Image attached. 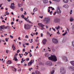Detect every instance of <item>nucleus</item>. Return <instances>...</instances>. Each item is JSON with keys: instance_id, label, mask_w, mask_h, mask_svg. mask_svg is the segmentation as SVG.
<instances>
[{"instance_id": "nucleus-24", "label": "nucleus", "mask_w": 74, "mask_h": 74, "mask_svg": "<svg viewBox=\"0 0 74 74\" xmlns=\"http://www.w3.org/2000/svg\"><path fill=\"white\" fill-rule=\"evenodd\" d=\"M45 56L46 57H48L49 56V54L48 53H46L45 54Z\"/></svg>"}, {"instance_id": "nucleus-10", "label": "nucleus", "mask_w": 74, "mask_h": 74, "mask_svg": "<svg viewBox=\"0 0 74 74\" xmlns=\"http://www.w3.org/2000/svg\"><path fill=\"white\" fill-rule=\"evenodd\" d=\"M62 59H63V60H66L67 62L68 61V60H67V58L65 56H63L62 57Z\"/></svg>"}, {"instance_id": "nucleus-60", "label": "nucleus", "mask_w": 74, "mask_h": 74, "mask_svg": "<svg viewBox=\"0 0 74 74\" xmlns=\"http://www.w3.org/2000/svg\"><path fill=\"white\" fill-rule=\"evenodd\" d=\"M2 22H3V23H5V21H4V20H3L2 21Z\"/></svg>"}, {"instance_id": "nucleus-22", "label": "nucleus", "mask_w": 74, "mask_h": 74, "mask_svg": "<svg viewBox=\"0 0 74 74\" xmlns=\"http://www.w3.org/2000/svg\"><path fill=\"white\" fill-rule=\"evenodd\" d=\"M37 11V8H34L33 10V12H34Z\"/></svg>"}, {"instance_id": "nucleus-57", "label": "nucleus", "mask_w": 74, "mask_h": 74, "mask_svg": "<svg viewBox=\"0 0 74 74\" xmlns=\"http://www.w3.org/2000/svg\"><path fill=\"white\" fill-rule=\"evenodd\" d=\"M44 27H42L41 28V30H44Z\"/></svg>"}, {"instance_id": "nucleus-31", "label": "nucleus", "mask_w": 74, "mask_h": 74, "mask_svg": "<svg viewBox=\"0 0 74 74\" xmlns=\"http://www.w3.org/2000/svg\"><path fill=\"white\" fill-rule=\"evenodd\" d=\"M55 72V71L54 70H53L52 72H51V74H53Z\"/></svg>"}, {"instance_id": "nucleus-3", "label": "nucleus", "mask_w": 74, "mask_h": 74, "mask_svg": "<svg viewBox=\"0 0 74 74\" xmlns=\"http://www.w3.org/2000/svg\"><path fill=\"white\" fill-rule=\"evenodd\" d=\"M54 22L55 23H59L60 22V19L58 18H55Z\"/></svg>"}, {"instance_id": "nucleus-8", "label": "nucleus", "mask_w": 74, "mask_h": 74, "mask_svg": "<svg viewBox=\"0 0 74 74\" xmlns=\"http://www.w3.org/2000/svg\"><path fill=\"white\" fill-rule=\"evenodd\" d=\"M47 42V40L45 39H44L42 41V42L44 45L46 44Z\"/></svg>"}, {"instance_id": "nucleus-32", "label": "nucleus", "mask_w": 74, "mask_h": 74, "mask_svg": "<svg viewBox=\"0 0 74 74\" xmlns=\"http://www.w3.org/2000/svg\"><path fill=\"white\" fill-rule=\"evenodd\" d=\"M30 62L32 64L34 62V60H32L30 61Z\"/></svg>"}, {"instance_id": "nucleus-39", "label": "nucleus", "mask_w": 74, "mask_h": 74, "mask_svg": "<svg viewBox=\"0 0 74 74\" xmlns=\"http://www.w3.org/2000/svg\"><path fill=\"white\" fill-rule=\"evenodd\" d=\"M25 37L26 38H29V37H28V36L27 35H26Z\"/></svg>"}, {"instance_id": "nucleus-61", "label": "nucleus", "mask_w": 74, "mask_h": 74, "mask_svg": "<svg viewBox=\"0 0 74 74\" xmlns=\"http://www.w3.org/2000/svg\"><path fill=\"white\" fill-rule=\"evenodd\" d=\"M66 34L65 33H64V34H62V36H65Z\"/></svg>"}, {"instance_id": "nucleus-4", "label": "nucleus", "mask_w": 74, "mask_h": 74, "mask_svg": "<svg viewBox=\"0 0 74 74\" xmlns=\"http://www.w3.org/2000/svg\"><path fill=\"white\" fill-rule=\"evenodd\" d=\"M60 73L61 74H64L65 73V69L63 68H61L60 69Z\"/></svg>"}, {"instance_id": "nucleus-46", "label": "nucleus", "mask_w": 74, "mask_h": 74, "mask_svg": "<svg viewBox=\"0 0 74 74\" xmlns=\"http://www.w3.org/2000/svg\"><path fill=\"white\" fill-rule=\"evenodd\" d=\"M31 42H30V43H32V42H33V39H31Z\"/></svg>"}, {"instance_id": "nucleus-42", "label": "nucleus", "mask_w": 74, "mask_h": 74, "mask_svg": "<svg viewBox=\"0 0 74 74\" xmlns=\"http://www.w3.org/2000/svg\"><path fill=\"white\" fill-rule=\"evenodd\" d=\"M19 52H20V50H18L17 51V53H19Z\"/></svg>"}, {"instance_id": "nucleus-28", "label": "nucleus", "mask_w": 74, "mask_h": 74, "mask_svg": "<svg viewBox=\"0 0 74 74\" xmlns=\"http://www.w3.org/2000/svg\"><path fill=\"white\" fill-rule=\"evenodd\" d=\"M5 28V29H8L9 28V27L8 26L4 27V28Z\"/></svg>"}, {"instance_id": "nucleus-7", "label": "nucleus", "mask_w": 74, "mask_h": 74, "mask_svg": "<svg viewBox=\"0 0 74 74\" xmlns=\"http://www.w3.org/2000/svg\"><path fill=\"white\" fill-rule=\"evenodd\" d=\"M69 69L70 70H71V71H74V67L73 66H71L70 67H69Z\"/></svg>"}, {"instance_id": "nucleus-20", "label": "nucleus", "mask_w": 74, "mask_h": 74, "mask_svg": "<svg viewBox=\"0 0 74 74\" xmlns=\"http://www.w3.org/2000/svg\"><path fill=\"white\" fill-rule=\"evenodd\" d=\"M63 1L65 3H67L69 2V0H63Z\"/></svg>"}, {"instance_id": "nucleus-23", "label": "nucleus", "mask_w": 74, "mask_h": 74, "mask_svg": "<svg viewBox=\"0 0 74 74\" xmlns=\"http://www.w3.org/2000/svg\"><path fill=\"white\" fill-rule=\"evenodd\" d=\"M14 60L15 61H18V59L16 58V56H15L14 58Z\"/></svg>"}, {"instance_id": "nucleus-25", "label": "nucleus", "mask_w": 74, "mask_h": 74, "mask_svg": "<svg viewBox=\"0 0 74 74\" xmlns=\"http://www.w3.org/2000/svg\"><path fill=\"white\" fill-rule=\"evenodd\" d=\"M21 17L23 18V19H25L26 18L25 17V16L23 15H22L21 16Z\"/></svg>"}, {"instance_id": "nucleus-1", "label": "nucleus", "mask_w": 74, "mask_h": 74, "mask_svg": "<svg viewBox=\"0 0 74 74\" xmlns=\"http://www.w3.org/2000/svg\"><path fill=\"white\" fill-rule=\"evenodd\" d=\"M48 59L50 60L53 62H56L57 61V58L55 55H51L50 57L48 58Z\"/></svg>"}, {"instance_id": "nucleus-21", "label": "nucleus", "mask_w": 74, "mask_h": 74, "mask_svg": "<svg viewBox=\"0 0 74 74\" xmlns=\"http://www.w3.org/2000/svg\"><path fill=\"white\" fill-rule=\"evenodd\" d=\"M25 21H26V22H29L30 23H32V22H31L30 21H29V20H27V19H26V18H25Z\"/></svg>"}, {"instance_id": "nucleus-56", "label": "nucleus", "mask_w": 74, "mask_h": 74, "mask_svg": "<svg viewBox=\"0 0 74 74\" xmlns=\"http://www.w3.org/2000/svg\"><path fill=\"white\" fill-rule=\"evenodd\" d=\"M52 7H49V9H50V8H51V9L52 8Z\"/></svg>"}, {"instance_id": "nucleus-27", "label": "nucleus", "mask_w": 74, "mask_h": 74, "mask_svg": "<svg viewBox=\"0 0 74 74\" xmlns=\"http://www.w3.org/2000/svg\"><path fill=\"white\" fill-rule=\"evenodd\" d=\"M53 1H54L57 2H59L60 1V0H53Z\"/></svg>"}, {"instance_id": "nucleus-35", "label": "nucleus", "mask_w": 74, "mask_h": 74, "mask_svg": "<svg viewBox=\"0 0 74 74\" xmlns=\"http://www.w3.org/2000/svg\"><path fill=\"white\" fill-rule=\"evenodd\" d=\"M39 64H42V65H44V63H42V62H39Z\"/></svg>"}, {"instance_id": "nucleus-41", "label": "nucleus", "mask_w": 74, "mask_h": 74, "mask_svg": "<svg viewBox=\"0 0 74 74\" xmlns=\"http://www.w3.org/2000/svg\"><path fill=\"white\" fill-rule=\"evenodd\" d=\"M72 10H71V12H70V14L71 15V14H72Z\"/></svg>"}, {"instance_id": "nucleus-11", "label": "nucleus", "mask_w": 74, "mask_h": 74, "mask_svg": "<svg viewBox=\"0 0 74 74\" xmlns=\"http://www.w3.org/2000/svg\"><path fill=\"white\" fill-rule=\"evenodd\" d=\"M57 13V14H58L60 15L61 13H62V11L60 10V9H59L58 10Z\"/></svg>"}, {"instance_id": "nucleus-54", "label": "nucleus", "mask_w": 74, "mask_h": 74, "mask_svg": "<svg viewBox=\"0 0 74 74\" xmlns=\"http://www.w3.org/2000/svg\"><path fill=\"white\" fill-rule=\"evenodd\" d=\"M11 25H14V22H12L11 23Z\"/></svg>"}, {"instance_id": "nucleus-49", "label": "nucleus", "mask_w": 74, "mask_h": 74, "mask_svg": "<svg viewBox=\"0 0 74 74\" xmlns=\"http://www.w3.org/2000/svg\"><path fill=\"white\" fill-rule=\"evenodd\" d=\"M18 39V40H21V38L20 37H19Z\"/></svg>"}, {"instance_id": "nucleus-38", "label": "nucleus", "mask_w": 74, "mask_h": 74, "mask_svg": "<svg viewBox=\"0 0 74 74\" xmlns=\"http://www.w3.org/2000/svg\"><path fill=\"white\" fill-rule=\"evenodd\" d=\"M53 12H52V11H51L50 12V15H52L51 14H53Z\"/></svg>"}, {"instance_id": "nucleus-48", "label": "nucleus", "mask_w": 74, "mask_h": 74, "mask_svg": "<svg viewBox=\"0 0 74 74\" xmlns=\"http://www.w3.org/2000/svg\"><path fill=\"white\" fill-rule=\"evenodd\" d=\"M57 33L58 34H60V33L59 32V31L58 30V32H57Z\"/></svg>"}, {"instance_id": "nucleus-47", "label": "nucleus", "mask_w": 74, "mask_h": 74, "mask_svg": "<svg viewBox=\"0 0 74 74\" xmlns=\"http://www.w3.org/2000/svg\"><path fill=\"white\" fill-rule=\"evenodd\" d=\"M39 18H40L41 19H42L43 18V16H42L41 17V16H39Z\"/></svg>"}, {"instance_id": "nucleus-40", "label": "nucleus", "mask_w": 74, "mask_h": 74, "mask_svg": "<svg viewBox=\"0 0 74 74\" xmlns=\"http://www.w3.org/2000/svg\"><path fill=\"white\" fill-rule=\"evenodd\" d=\"M72 44L73 46V47H74V41L72 42Z\"/></svg>"}, {"instance_id": "nucleus-14", "label": "nucleus", "mask_w": 74, "mask_h": 74, "mask_svg": "<svg viewBox=\"0 0 74 74\" xmlns=\"http://www.w3.org/2000/svg\"><path fill=\"white\" fill-rule=\"evenodd\" d=\"M47 64L49 66H51L52 64V62H47Z\"/></svg>"}, {"instance_id": "nucleus-17", "label": "nucleus", "mask_w": 74, "mask_h": 74, "mask_svg": "<svg viewBox=\"0 0 74 74\" xmlns=\"http://www.w3.org/2000/svg\"><path fill=\"white\" fill-rule=\"evenodd\" d=\"M7 63L8 64H11V63H12V61L10 60H8L7 62Z\"/></svg>"}, {"instance_id": "nucleus-26", "label": "nucleus", "mask_w": 74, "mask_h": 74, "mask_svg": "<svg viewBox=\"0 0 74 74\" xmlns=\"http://www.w3.org/2000/svg\"><path fill=\"white\" fill-rule=\"evenodd\" d=\"M70 22H72L73 21V18L72 17H71L70 18Z\"/></svg>"}, {"instance_id": "nucleus-33", "label": "nucleus", "mask_w": 74, "mask_h": 74, "mask_svg": "<svg viewBox=\"0 0 74 74\" xmlns=\"http://www.w3.org/2000/svg\"><path fill=\"white\" fill-rule=\"evenodd\" d=\"M26 61H29V58H26Z\"/></svg>"}, {"instance_id": "nucleus-55", "label": "nucleus", "mask_w": 74, "mask_h": 74, "mask_svg": "<svg viewBox=\"0 0 74 74\" xmlns=\"http://www.w3.org/2000/svg\"><path fill=\"white\" fill-rule=\"evenodd\" d=\"M9 52V51H8V50H7L6 51V53H8Z\"/></svg>"}, {"instance_id": "nucleus-43", "label": "nucleus", "mask_w": 74, "mask_h": 74, "mask_svg": "<svg viewBox=\"0 0 74 74\" xmlns=\"http://www.w3.org/2000/svg\"><path fill=\"white\" fill-rule=\"evenodd\" d=\"M29 55H30V57H32V55L31 53H30L29 54Z\"/></svg>"}, {"instance_id": "nucleus-44", "label": "nucleus", "mask_w": 74, "mask_h": 74, "mask_svg": "<svg viewBox=\"0 0 74 74\" xmlns=\"http://www.w3.org/2000/svg\"><path fill=\"white\" fill-rule=\"evenodd\" d=\"M23 46L24 48H25V47H26V46H25V44H23Z\"/></svg>"}, {"instance_id": "nucleus-59", "label": "nucleus", "mask_w": 74, "mask_h": 74, "mask_svg": "<svg viewBox=\"0 0 74 74\" xmlns=\"http://www.w3.org/2000/svg\"><path fill=\"white\" fill-rule=\"evenodd\" d=\"M23 52H25V49H23Z\"/></svg>"}, {"instance_id": "nucleus-29", "label": "nucleus", "mask_w": 74, "mask_h": 74, "mask_svg": "<svg viewBox=\"0 0 74 74\" xmlns=\"http://www.w3.org/2000/svg\"><path fill=\"white\" fill-rule=\"evenodd\" d=\"M18 5L19 7H21L22 6V5L20 4L19 3Z\"/></svg>"}, {"instance_id": "nucleus-36", "label": "nucleus", "mask_w": 74, "mask_h": 74, "mask_svg": "<svg viewBox=\"0 0 74 74\" xmlns=\"http://www.w3.org/2000/svg\"><path fill=\"white\" fill-rule=\"evenodd\" d=\"M31 70H33V68H29V70L30 71H31Z\"/></svg>"}, {"instance_id": "nucleus-15", "label": "nucleus", "mask_w": 74, "mask_h": 74, "mask_svg": "<svg viewBox=\"0 0 74 74\" xmlns=\"http://www.w3.org/2000/svg\"><path fill=\"white\" fill-rule=\"evenodd\" d=\"M15 6H13V5H11V6H10V8H12V9H15Z\"/></svg>"}, {"instance_id": "nucleus-6", "label": "nucleus", "mask_w": 74, "mask_h": 74, "mask_svg": "<svg viewBox=\"0 0 74 74\" xmlns=\"http://www.w3.org/2000/svg\"><path fill=\"white\" fill-rule=\"evenodd\" d=\"M54 44H57L58 43V40L55 38H53L52 40Z\"/></svg>"}, {"instance_id": "nucleus-62", "label": "nucleus", "mask_w": 74, "mask_h": 74, "mask_svg": "<svg viewBox=\"0 0 74 74\" xmlns=\"http://www.w3.org/2000/svg\"><path fill=\"white\" fill-rule=\"evenodd\" d=\"M35 41H36V42H38V40L37 39H36L35 40Z\"/></svg>"}, {"instance_id": "nucleus-19", "label": "nucleus", "mask_w": 74, "mask_h": 74, "mask_svg": "<svg viewBox=\"0 0 74 74\" xmlns=\"http://www.w3.org/2000/svg\"><path fill=\"white\" fill-rule=\"evenodd\" d=\"M70 63H71V64L73 66H74V61H71Z\"/></svg>"}, {"instance_id": "nucleus-5", "label": "nucleus", "mask_w": 74, "mask_h": 74, "mask_svg": "<svg viewBox=\"0 0 74 74\" xmlns=\"http://www.w3.org/2000/svg\"><path fill=\"white\" fill-rule=\"evenodd\" d=\"M4 25L0 26V33H3V29H4Z\"/></svg>"}, {"instance_id": "nucleus-9", "label": "nucleus", "mask_w": 74, "mask_h": 74, "mask_svg": "<svg viewBox=\"0 0 74 74\" xmlns=\"http://www.w3.org/2000/svg\"><path fill=\"white\" fill-rule=\"evenodd\" d=\"M30 25H25L24 26V27L25 29H29L30 27Z\"/></svg>"}, {"instance_id": "nucleus-51", "label": "nucleus", "mask_w": 74, "mask_h": 74, "mask_svg": "<svg viewBox=\"0 0 74 74\" xmlns=\"http://www.w3.org/2000/svg\"><path fill=\"white\" fill-rule=\"evenodd\" d=\"M10 37H11V38H13V37L12 36L10 35Z\"/></svg>"}, {"instance_id": "nucleus-16", "label": "nucleus", "mask_w": 74, "mask_h": 74, "mask_svg": "<svg viewBox=\"0 0 74 74\" xmlns=\"http://www.w3.org/2000/svg\"><path fill=\"white\" fill-rule=\"evenodd\" d=\"M63 7H65V8H69V5H63Z\"/></svg>"}, {"instance_id": "nucleus-53", "label": "nucleus", "mask_w": 74, "mask_h": 74, "mask_svg": "<svg viewBox=\"0 0 74 74\" xmlns=\"http://www.w3.org/2000/svg\"><path fill=\"white\" fill-rule=\"evenodd\" d=\"M14 47H15V46H14V45H13L12 46V48H14Z\"/></svg>"}, {"instance_id": "nucleus-2", "label": "nucleus", "mask_w": 74, "mask_h": 74, "mask_svg": "<svg viewBox=\"0 0 74 74\" xmlns=\"http://www.w3.org/2000/svg\"><path fill=\"white\" fill-rule=\"evenodd\" d=\"M45 23H50V19L49 18H45Z\"/></svg>"}, {"instance_id": "nucleus-18", "label": "nucleus", "mask_w": 74, "mask_h": 74, "mask_svg": "<svg viewBox=\"0 0 74 74\" xmlns=\"http://www.w3.org/2000/svg\"><path fill=\"white\" fill-rule=\"evenodd\" d=\"M35 73L36 74H40V73L38 71H35Z\"/></svg>"}, {"instance_id": "nucleus-12", "label": "nucleus", "mask_w": 74, "mask_h": 74, "mask_svg": "<svg viewBox=\"0 0 74 74\" xmlns=\"http://www.w3.org/2000/svg\"><path fill=\"white\" fill-rule=\"evenodd\" d=\"M43 1L45 4H47L48 2V0H43Z\"/></svg>"}, {"instance_id": "nucleus-58", "label": "nucleus", "mask_w": 74, "mask_h": 74, "mask_svg": "<svg viewBox=\"0 0 74 74\" xmlns=\"http://www.w3.org/2000/svg\"><path fill=\"white\" fill-rule=\"evenodd\" d=\"M29 44L28 43H26L25 44V45H29Z\"/></svg>"}, {"instance_id": "nucleus-52", "label": "nucleus", "mask_w": 74, "mask_h": 74, "mask_svg": "<svg viewBox=\"0 0 74 74\" xmlns=\"http://www.w3.org/2000/svg\"><path fill=\"white\" fill-rule=\"evenodd\" d=\"M41 36L40 37H42L43 36V34H42V33L41 34Z\"/></svg>"}, {"instance_id": "nucleus-37", "label": "nucleus", "mask_w": 74, "mask_h": 74, "mask_svg": "<svg viewBox=\"0 0 74 74\" xmlns=\"http://www.w3.org/2000/svg\"><path fill=\"white\" fill-rule=\"evenodd\" d=\"M60 28V26H59L57 27V28H56V30H58Z\"/></svg>"}, {"instance_id": "nucleus-64", "label": "nucleus", "mask_w": 74, "mask_h": 74, "mask_svg": "<svg viewBox=\"0 0 74 74\" xmlns=\"http://www.w3.org/2000/svg\"><path fill=\"white\" fill-rule=\"evenodd\" d=\"M72 29H74V25L72 26Z\"/></svg>"}, {"instance_id": "nucleus-34", "label": "nucleus", "mask_w": 74, "mask_h": 74, "mask_svg": "<svg viewBox=\"0 0 74 74\" xmlns=\"http://www.w3.org/2000/svg\"><path fill=\"white\" fill-rule=\"evenodd\" d=\"M52 29H53V30L54 31V32H56V29H54L53 27H52Z\"/></svg>"}, {"instance_id": "nucleus-30", "label": "nucleus", "mask_w": 74, "mask_h": 74, "mask_svg": "<svg viewBox=\"0 0 74 74\" xmlns=\"http://www.w3.org/2000/svg\"><path fill=\"white\" fill-rule=\"evenodd\" d=\"M32 64L31 62H29L28 64V66H30V65H31V64Z\"/></svg>"}, {"instance_id": "nucleus-50", "label": "nucleus", "mask_w": 74, "mask_h": 74, "mask_svg": "<svg viewBox=\"0 0 74 74\" xmlns=\"http://www.w3.org/2000/svg\"><path fill=\"white\" fill-rule=\"evenodd\" d=\"M5 40H6V41L8 42V39L7 38H6Z\"/></svg>"}, {"instance_id": "nucleus-63", "label": "nucleus", "mask_w": 74, "mask_h": 74, "mask_svg": "<svg viewBox=\"0 0 74 74\" xmlns=\"http://www.w3.org/2000/svg\"><path fill=\"white\" fill-rule=\"evenodd\" d=\"M25 53L26 54V55H28V53L27 52H25Z\"/></svg>"}, {"instance_id": "nucleus-13", "label": "nucleus", "mask_w": 74, "mask_h": 74, "mask_svg": "<svg viewBox=\"0 0 74 74\" xmlns=\"http://www.w3.org/2000/svg\"><path fill=\"white\" fill-rule=\"evenodd\" d=\"M38 25H40V27H44V26H45V25H42L41 23H38Z\"/></svg>"}, {"instance_id": "nucleus-45", "label": "nucleus", "mask_w": 74, "mask_h": 74, "mask_svg": "<svg viewBox=\"0 0 74 74\" xmlns=\"http://www.w3.org/2000/svg\"><path fill=\"white\" fill-rule=\"evenodd\" d=\"M20 10L21 11H23V8H21Z\"/></svg>"}]
</instances>
